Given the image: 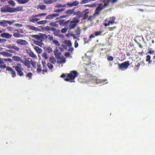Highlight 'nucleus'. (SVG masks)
Segmentation results:
<instances>
[{
    "instance_id": "864d4df0",
    "label": "nucleus",
    "mask_w": 155,
    "mask_h": 155,
    "mask_svg": "<svg viewBox=\"0 0 155 155\" xmlns=\"http://www.w3.org/2000/svg\"><path fill=\"white\" fill-rule=\"evenodd\" d=\"M2 26L5 27L7 26V21L3 20L2 21Z\"/></svg>"
},
{
    "instance_id": "2eb2a0df",
    "label": "nucleus",
    "mask_w": 155,
    "mask_h": 155,
    "mask_svg": "<svg viewBox=\"0 0 155 155\" xmlns=\"http://www.w3.org/2000/svg\"><path fill=\"white\" fill-rule=\"evenodd\" d=\"M59 15V14H52L51 15H48L46 16L45 18V19L50 20L53 19L54 18L58 16Z\"/></svg>"
},
{
    "instance_id": "5fc2aeb1",
    "label": "nucleus",
    "mask_w": 155,
    "mask_h": 155,
    "mask_svg": "<svg viewBox=\"0 0 155 155\" xmlns=\"http://www.w3.org/2000/svg\"><path fill=\"white\" fill-rule=\"evenodd\" d=\"M13 49H14L15 51H19L20 48L17 46L13 45Z\"/></svg>"
},
{
    "instance_id": "79ce46f5",
    "label": "nucleus",
    "mask_w": 155,
    "mask_h": 155,
    "mask_svg": "<svg viewBox=\"0 0 155 155\" xmlns=\"http://www.w3.org/2000/svg\"><path fill=\"white\" fill-rule=\"evenodd\" d=\"M52 42L53 43L56 45L57 46H60V43H59V41L57 40H54L52 41Z\"/></svg>"
},
{
    "instance_id": "f3484780",
    "label": "nucleus",
    "mask_w": 155,
    "mask_h": 155,
    "mask_svg": "<svg viewBox=\"0 0 155 155\" xmlns=\"http://www.w3.org/2000/svg\"><path fill=\"white\" fill-rule=\"evenodd\" d=\"M0 36L2 38L10 39L12 37V35L8 33H4L1 35Z\"/></svg>"
},
{
    "instance_id": "dca6fc26",
    "label": "nucleus",
    "mask_w": 155,
    "mask_h": 155,
    "mask_svg": "<svg viewBox=\"0 0 155 155\" xmlns=\"http://www.w3.org/2000/svg\"><path fill=\"white\" fill-rule=\"evenodd\" d=\"M16 43L21 45H26L28 44V42L25 40L19 39L17 40Z\"/></svg>"
},
{
    "instance_id": "338daca9",
    "label": "nucleus",
    "mask_w": 155,
    "mask_h": 155,
    "mask_svg": "<svg viewBox=\"0 0 155 155\" xmlns=\"http://www.w3.org/2000/svg\"><path fill=\"white\" fill-rule=\"evenodd\" d=\"M64 55L66 57H69L70 55V54L68 52H66L65 53Z\"/></svg>"
},
{
    "instance_id": "5701e85b",
    "label": "nucleus",
    "mask_w": 155,
    "mask_h": 155,
    "mask_svg": "<svg viewBox=\"0 0 155 155\" xmlns=\"http://www.w3.org/2000/svg\"><path fill=\"white\" fill-rule=\"evenodd\" d=\"M54 54L55 57L57 58H60V55L61 54V53L57 49H56L54 51Z\"/></svg>"
},
{
    "instance_id": "2f4dec72",
    "label": "nucleus",
    "mask_w": 155,
    "mask_h": 155,
    "mask_svg": "<svg viewBox=\"0 0 155 155\" xmlns=\"http://www.w3.org/2000/svg\"><path fill=\"white\" fill-rule=\"evenodd\" d=\"M14 60L16 61H20L21 62L22 59L21 58L19 57L18 56H14L13 57Z\"/></svg>"
},
{
    "instance_id": "37998d69",
    "label": "nucleus",
    "mask_w": 155,
    "mask_h": 155,
    "mask_svg": "<svg viewBox=\"0 0 155 155\" xmlns=\"http://www.w3.org/2000/svg\"><path fill=\"white\" fill-rule=\"evenodd\" d=\"M102 32V31H96L94 32V34L95 36H97L98 35H101Z\"/></svg>"
},
{
    "instance_id": "4be33fe9",
    "label": "nucleus",
    "mask_w": 155,
    "mask_h": 155,
    "mask_svg": "<svg viewBox=\"0 0 155 155\" xmlns=\"http://www.w3.org/2000/svg\"><path fill=\"white\" fill-rule=\"evenodd\" d=\"M89 11L88 9H86L84 11L82 12V17H84V18H86L88 17V14Z\"/></svg>"
},
{
    "instance_id": "ddd939ff",
    "label": "nucleus",
    "mask_w": 155,
    "mask_h": 155,
    "mask_svg": "<svg viewBox=\"0 0 155 155\" xmlns=\"http://www.w3.org/2000/svg\"><path fill=\"white\" fill-rule=\"evenodd\" d=\"M115 17L114 16L110 18V20L108 21L107 23H105L104 25L105 26H107L110 25V24H111L114 23V21L115 20Z\"/></svg>"
},
{
    "instance_id": "7c9ffc66",
    "label": "nucleus",
    "mask_w": 155,
    "mask_h": 155,
    "mask_svg": "<svg viewBox=\"0 0 155 155\" xmlns=\"http://www.w3.org/2000/svg\"><path fill=\"white\" fill-rule=\"evenodd\" d=\"M38 9H40L41 10H45L46 8V7L45 5H39L37 6Z\"/></svg>"
},
{
    "instance_id": "603ef678",
    "label": "nucleus",
    "mask_w": 155,
    "mask_h": 155,
    "mask_svg": "<svg viewBox=\"0 0 155 155\" xmlns=\"http://www.w3.org/2000/svg\"><path fill=\"white\" fill-rule=\"evenodd\" d=\"M48 39L50 41H53L54 40L53 35H48Z\"/></svg>"
},
{
    "instance_id": "69168bd1",
    "label": "nucleus",
    "mask_w": 155,
    "mask_h": 155,
    "mask_svg": "<svg viewBox=\"0 0 155 155\" xmlns=\"http://www.w3.org/2000/svg\"><path fill=\"white\" fill-rule=\"evenodd\" d=\"M6 41V40L5 39H1L0 38V43H5Z\"/></svg>"
},
{
    "instance_id": "f03ea898",
    "label": "nucleus",
    "mask_w": 155,
    "mask_h": 155,
    "mask_svg": "<svg viewBox=\"0 0 155 155\" xmlns=\"http://www.w3.org/2000/svg\"><path fill=\"white\" fill-rule=\"evenodd\" d=\"M80 21V20L78 17H74L72 20L70 21L69 20V22L68 24V27L69 28V30L74 29L77 24Z\"/></svg>"
},
{
    "instance_id": "f257e3e1",
    "label": "nucleus",
    "mask_w": 155,
    "mask_h": 155,
    "mask_svg": "<svg viewBox=\"0 0 155 155\" xmlns=\"http://www.w3.org/2000/svg\"><path fill=\"white\" fill-rule=\"evenodd\" d=\"M67 74V75L65 76L64 74H63L61 77L64 78L65 81L72 82L73 81V80L78 76V73L76 71L74 70Z\"/></svg>"
},
{
    "instance_id": "412c9836",
    "label": "nucleus",
    "mask_w": 155,
    "mask_h": 155,
    "mask_svg": "<svg viewBox=\"0 0 155 155\" xmlns=\"http://www.w3.org/2000/svg\"><path fill=\"white\" fill-rule=\"evenodd\" d=\"M81 28L79 27H78L75 31V34H74V35H75V36H77L78 37H80L81 33Z\"/></svg>"
},
{
    "instance_id": "9d476101",
    "label": "nucleus",
    "mask_w": 155,
    "mask_h": 155,
    "mask_svg": "<svg viewBox=\"0 0 155 155\" xmlns=\"http://www.w3.org/2000/svg\"><path fill=\"white\" fill-rule=\"evenodd\" d=\"M45 29L47 30H50L53 32V34L55 35H58L60 31L58 29H57L48 26L45 27Z\"/></svg>"
},
{
    "instance_id": "6e6552de",
    "label": "nucleus",
    "mask_w": 155,
    "mask_h": 155,
    "mask_svg": "<svg viewBox=\"0 0 155 155\" xmlns=\"http://www.w3.org/2000/svg\"><path fill=\"white\" fill-rule=\"evenodd\" d=\"M1 12L2 13H6L7 12L12 13V8L8 6H4L1 8Z\"/></svg>"
},
{
    "instance_id": "f704fd0d",
    "label": "nucleus",
    "mask_w": 155,
    "mask_h": 155,
    "mask_svg": "<svg viewBox=\"0 0 155 155\" xmlns=\"http://www.w3.org/2000/svg\"><path fill=\"white\" fill-rule=\"evenodd\" d=\"M68 29H69V28L68 27V26H65L64 28L61 29V32L62 33H65Z\"/></svg>"
},
{
    "instance_id": "c9c22d12",
    "label": "nucleus",
    "mask_w": 155,
    "mask_h": 155,
    "mask_svg": "<svg viewBox=\"0 0 155 155\" xmlns=\"http://www.w3.org/2000/svg\"><path fill=\"white\" fill-rule=\"evenodd\" d=\"M68 35H69V36L72 37L73 39H77L78 41L80 40V39L78 38L79 37H78L77 36H75V35H74V34L69 33Z\"/></svg>"
},
{
    "instance_id": "473e14b6",
    "label": "nucleus",
    "mask_w": 155,
    "mask_h": 155,
    "mask_svg": "<svg viewBox=\"0 0 155 155\" xmlns=\"http://www.w3.org/2000/svg\"><path fill=\"white\" fill-rule=\"evenodd\" d=\"M49 25L55 28H58V25L56 24V22H51L49 24Z\"/></svg>"
},
{
    "instance_id": "f8f14e48",
    "label": "nucleus",
    "mask_w": 155,
    "mask_h": 155,
    "mask_svg": "<svg viewBox=\"0 0 155 155\" xmlns=\"http://www.w3.org/2000/svg\"><path fill=\"white\" fill-rule=\"evenodd\" d=\"M59 25L61 26H66L69 22V20L65 21L64 19H60L58 21Z\"/></svg>"
},
{
    "instance_id": "4d7b16f0",
    "label": "nucleus",
    "mask_w": 155,
    "mask_h": 155,
    "mask_svg": "<svg viewBox=\"0 0 155 155\" xmlns=\"http://www.w3.org/2000/svg\"><path fill=\"white\" fill-rule=\"evenodd\" d=\"M140 63H138L137 64L135 65V69H136V70H138L139 69V67L140 66Z\"/></svg>"
},
{
    "instance_id": "4468645a",
    "label": "nucleus",
    "mask_w": 155,
    "mask_h": 155,
    "mask_svg": "<svg viewBox=\"0 0 155 155\" xmlns=\"http://www.w3.org/2000/svg\"><path fill=\"white\" fill-rule=\"evenodd\" d=\"M21 62L23 64L28 68H31L30 61L29 60L26 59L25 60H23L22 59Z\"/></svg>"
},
{
    "instance_id": "774afa93",
    "label": "nucleus",
    "mask_w": 155,
    "mask_h": 155,
    "mask_svg": "<svg viewBox=\"0 0 155 155\" xmlns=\"http://www.w3.org/2000/svg\"><path fill=\"white\" fill-rule=\"evenodd\" d=\"M78 46V43L77 41H75L74 42V47L75 48H77Z\"/></svg>"
},
{
    "instance_id": "cd10ccee",
    "label": "nucleus",
    "mask_w": 155,
    "mask_h": 155,
    "mask_svg": "<svg viewBox=\"0 0 155 155\" xmlns=\"http://www.w3.org/2000/svg\"><path fill=\"white\" fill-rule=\"evenodd\" d=\"M44 50L45 51L49 53H51L53 51L52 48L49 47H45L44 48Z\"/></svg>"
},
{
    "instance_id": "e433bc0d",
    "label": "nucleus",
    "mask_w": 155,
    "mask_h": 155,
    "mask_svg": "<svg viewBox=\"0 0 155 155\" xmlns=\"http://www.w3.org/2000/svg\"><path fill=\"white\" fill-rule=\"evenodd\" d=\"M150 58L151 57L149 55H147V56L146 61L148 62V64H150L151 62V61L150 60Z\"/></svg>"
},
{
    "instance_id": "0eeeda50",
    "label": "nucleus",
    "mask_w": 155,
    "mask_h": 155,
    "mask_svg": "<svg viewBox=\"0 0 155 155\" xmlns=\"http://www.w3.org/2000/svg\"><path fill=\"white\" fill-rule=\"evenodd\" d=\"M104 3V7L106 8L109 6L110 3L113 4L116 2L118 0H101Z\"/></svg>"
},
{
    "instance_id": "20e7f679",
    "label": "nucleus",
    "mask_w": 155,
    "mask_h": 155,
    "mask_svg": "<svg viewBox=\"0 0 155 155\" xmlns=\"http://www.w3.org/2000/svg\"><path fill=\"white\" fill-rule=\"evenodd\" d=\"M21 67V65L20 64H17L16 65L13 66L17 72V74L21 77L24 76V73L22 71L23 69Z\"/></svg>"
},
{
    "instance_id": "a18cd8bd",
    "label": "nucleus",
    "mask_w": 155,
    "mask_h": 155,
    "mask_svg": "<svg viewBox=\"0 0 155 155\" xmlns=\"http://www.w3.org/2000/svg\"><path fill=\"white\" fill-rule=\"evenodd\" d=\"M79 2L77 1H75L72 2V6H77L79 5Z\"/></svg>"
},
{
    "instance_id": "72a5a7b5",
    "label": "nucleus",
    "mask_w": 155,
    "mask_h": 155,
    "mask_svg": "<svg viewBox=\"0 0 155 155\" xmlns=\"http://www.w3.org/2000/svg\"><path fill=\"white\" fill-rule=\"evenodd\" d=\"M49 61L53 64H54L56 62V60L54 57H51L49 58Z\"/></svg>"
},
{
    "instance_id": "a211bd4d",
    "label": "nucleus",
    "mask_w": 155,
    "mask_h": 155,
    "mask_svg": "<svg viewBox=\"0 0 155 155\" xmlns=\"http://www.w3.org/2000/svg\"><path fill=\"white\" fill-rule=\"evenodd\" d=\"M27 52L29 55L30 57L32 58H37V56L34 53V52L31 50H28L27 51Z\"/></svg>"
},
{
    "instance_id": "6ab92c4d",
    "label": "nucleus",
    "mask_w": 155,
    "mask_h": 155,
    "mask_svg": "<svg viewBox=\"0 0 155 155\" xmlns=\"http://www.w3.org/2000/svg\"><path fill=\"white\" fill-rule=\"evenodd\" d=\"M74 10L75 8H74V13L73 15H76L78 17H78L79 18V19L80 20V18L82 17V16H83L82 15V12H81L80 11L75 12Z\"/></svg>"
},
{
    "instance_id": "6e6d98bb",
    "label": "nucleus",
    "mask_w": 155,
    "mask_h": 155,
    "mask_svg": "<svg viewBox=\"0 0 155 155\" xmlns=\"http://www.w3.org/2000/svg\"><path fill=\"white\" fill-rule=\"evenodd\" d=\"M13 36L14 37H16V38L19 37H20V34L18 33H14L13 34Z\"/></svg>"
},
{
    "instance_id": "bb28decb",
    "label": "nucleus",
    "mask_w": 155,
    "mask_h": 155,
    "mask_svg": "<svg viewBox=\"0 0 155 155\" xmlns=\"http://www.w3.org/2000/svg\"><path fill=\"white\" fill-rule=\"evenodd\" d=\"M20 4H24L28 2L29 0H15Z\"/></svg>"
},
{
    "instance_id": "393cba45",
    "label": "nucleus",
    "mask_w": 155,
    "mask_h": 155,
    "mask_svg": "<svg viewBox=\"0 0 155 155\" xmlns=\"http://www.w3.org/2000/svg\"><path fill=\"white\" fill-rule=\"evenodd\" d=\"M58 0H44L43 2L46 4H50L56 2Z\"/></svg>"
},
{
    "instance_id": "a878e982",
    "label": "nucleus",
    "mask_w": 155,
    "mask_h": 155,
    "mask_svg": "<svg viewBox=\"0 0 155 155\" xmlns=\"http://www.w3.org/2000/svg\"><path fill=\"white\" fill-rule=\"evenodd\" d=\"M33 37L36 39L40 41H42L43 37L41 36L38 35H33Z\"/></svg>"
},
{
    "instance_id": "0e129e2a",
    "label": "nucleus",
    "mask_w": 155,
    "mask_h": 155,
    "mask_svg": "<svg viewBox=\"0 0 155 155\" xmlns=\"http://www.w3.org/2000/svg\"><path fill=\"white\" fill-rule=\"evenodd\" d=\"M6 51H8L10 53H15L16 52L15 51L12 50H11V49L7 50Z\"/></svg>"
},
{
    "instance_id": "de8ad7c7",
    "label": "nucleus",
    "mask_w": 155,
    "mask_h": 155,
    "mask_svg": "<svg viewBox=\"0 0 155 155\" xmlns=\"http://www.w3.org/2000/svg\"><path fill=\"white\" fill-rule=\"evenodd\" d=\"M29 28L30 29L34 30V31H37L38 30V28L35 27L34 26H30Z\"/></svg>"
},
{
    "instance_id": "423d86ee",
    "label": "nucleus",
    "mask_w": 155,
    "mask_h": 155,
    "mask_svg": "<svg viewBox=\"0 0 155 155\" xmlns=\"http://www.w3.org/2000/svg\"><path fill=\"white\" fill-rule=\"evenodd\" d=\"M74 13V8L71 9L67 10L64 12V15L60 16V18H69L71 15H73Z\"/></svg>"
},
{
    "instance_id": "c756f323",
    "label": "nucleus",
    "mask_w": 155,
    "mask_h": 155,
    "mask_svg": "<svg viewBox=\"0 0 155 155\" xmlns=\"http://www.w3.org/2000/svg\"><path fill=\"white\" fill-rule=\"evenodd\" d=\"M33 75L32 73L29 72L28 73L26 74V78H28V80H30L32 79V77Z\"/></svg>"
},
{
    "instance_id": "49530a36",
    "label": "nucleus",
    "mask_w": 155,
    "mask_h": 155,
    "mask_svg": "<svg viewBox=\"0 0 155 155\" xmlns=\"http://www.w3.org/2000/svg\"><path fill=\"white\" fill-rule=\"evenodd\" d=\"M145 38L147 41H149L151 40V37L150 34H147Z\"/></svg>"
},
{
    "instance_id": "e2e57ef3",
    "label": "nucleus",
    "mask_w": 155,
    "mask_h": 155,
    "mask_svg": "<svg viewBox=\"0 0 155 155\" xmlns=\"http://www.w3.org/2000/svg\"><path fill=\"white\" fill-rule=\"evenodd\" d=\"M9 3L13 6H15V2L11 0L9 2Z\"/></svg>"
},
{
    "instance_id": "39448f33",
    "label": "nucleus",
    "mask_w": 155,
    "mask_h": 155,
    "mask_svg": "<svg viewBox=\"0 0 155 155\" xmlns=\"http://www.w3.org/2000/svg\"><path fill=\"white\" fill-rule=\"evenodd\" d=\"M118 68L121 70L127 69L130 64L129 61H127L123 62L121 64H118Z\"/></svg>"
},
{
    "instance_id": "4c0bfd02",
    "label": "nucleus",
    "mask_w": 155,
    "mask_h": 155,
    "mask_svg": "<svg viewBox=\"0 0 155 155\" xmlns=\"http://www.w3.org/2000/svg\"><path fill=\"white\" fill-rule=\"evenodd\" d=\"M47 23V21L46 20H42L38 21L37 24L38 25H43Z\"/></svg>"
},
{
    "instance_id": "09e8293b",
    "label": "nucleus",
    "mask_w": 155,
    "mask_h": 155,
    "mask_svg": "<svg viewBox=\"0 0 155 155\" xmlns=\"http://www.w3.org/2000/svg\"><path fill=\"white\" fill-rule=\"evenodd\" d=\"M41 62L43 68L45 69L47 68V64L45 61H42Z\"/></svg>"
},
{
    "instance_id": "58836bf2",
    "label": "nucleus",
    "mask_w": 155,
    "mask_h": 155,
    "mask_svg": "<svg viewBox=\"0 0 155 155\" xmlns=\"http://www.w3.org/2000/svg\"><path fill=\"white\" fill-rule=\"evenodd\" d=\"M31 64L33 67L35 68H36V62L32 60H31L30 61V64Z\"/></svg>"
},
{
    "instance_id": "aec40b11",
    "label": "nucleus",
    "mask_w": 155,
    "mask_h": 155,
    "mask_svg": "<svg viewBox=\"0 0 155 155\" xmlns=\"http://www.w3.org/2000/svg\"><path fill=\"white\" fill-rule=\"evenodd\" d=\"M23 8L22 6H18L15 8H12V13L17 12L23 11Z\"/></svg>"
},
{
    "instance_id": "ea45409f",
    "label": "nucleus",
    "mask_w": 155,
    "mask_h": 155,
    "mask_svg": "<svg viewBox=\"0 0 155 155\" xmlns=\"http://www.w3.org/2000/svg\"><path fill=\"white\" fill-rule=\"evenodd\" d=\"M42 57L45 60H47L48 58L47 54L46 52H44L42 54Z\"/></svg>"
},
{
    "instance_id": "13d9d810",
    "label": "nucleus",
    "mask_w": 155,
    "mask_h": 155,
    "mask_svg": "<svg viewBox=\"0 0 155 155\" xmlns=\"http://www.w3.org/2000/svg\"><path fill=\"white\" fill-rule=\"evenodd\" d=\"M67 45L69 47H70L71 46L72 43L71 41H68L67 43Z\"/></svg>"
},
{
    "instance_id": "1a4fd4ad",
    "label": "nucleus",
    "mask_w": 155,
    "mask_h": 155,
    "mask_svg": "<svg viewBox=\"0 0 155 155\" xmlns=\"http://www.w3.org/2000/svg\"><path fill=\"white\" fill-rule=\"evenodd\" d=\"M105 8V7H104V5H103L101 4H99L98 7L96 8L95 13L94 14V16H97L98 15L99 12L102 9Z\"/></svg>"
},
{
    "instance_id": "a19ab883",
    "label": "nucleus",
    "mask_w": 155,
    "mask_h": 155,
    "mask_svg": "<svg viewBox=\"0 0 155 155\" xmlns=\"http://www.w3.org/2000/svg\"><path fill=\"white\" fill-rule=\"evenodd\" d=\"M65 10V8H58L54 10V12H63Z\"/></svg>"
},
{
    "instance_id": "9b49d317",
    "label": "nucleus",
    "mask_w": 155,
    "mask_h": 155,
    "mask_svg": "<svg viewBox=\"0 0 155 155\" xmlns=\"http://www.w3.org/2000/svg\"><path fill=\"white\" fill-rule=\"evenodd\" d=\"M6 71H8L9 73L11 74L13 78H15L16 76L15 71L11 67H6Z\"/></svg>"
},
{
    "instance_id": "c85d7f7f",
    "label": "nucleus",
    "mask_w": 155,
    "mask_h": 155,
    "mask_svg": "<svg viewBox=\"0 0 155 155\" xmlns=\"http://www.w3.org/2000/svg\"><path fill=\"white\" fill-rule=\"evenodd\" d=\"M34 48L36 51V52L40 54L41 53L42 51V50L41 49L39 48L38 47L35 46L34 47Z\"/></svg>"
},
{
    "instance_id": "b1692460",
    "label": "nucleus",
    "mask_w": 155,
    "mask_h": 155,
    "mask_svg": "<svg viewBox=\"0 0 155 155\" xmlns=\"http://www.w3.org/2000/svg\"><path fill=\"white\" fill-rule=\"evenodd\" d=\"M60 60L57 61V63L59 64L64 63L66 62L65 58L63 56L60 57V58H58Z\"/></svg>"
},
{
    "instance_id": "3c124183",
    "label": "nucleus",
    "mask_w": 155,
    "mask_h": 155,
    "mask_svg": "<svg viewBox=\"0 0 155 155\" xmlns=\"http://www.w3.org/2000/svg\"><path fill=\"white\" fill-rule=\"evenodd\" d=\"M3 53V55L5 56H6L12 57V54L8 52H4Z\"/></svg>"
},
{
    "instance_id": "8fccbe9b",
    "label": "nucleus",
    "mask_w": 155,
    "mask_h": 155,
    "mask_svg": "<svg viewBox=\"0 0 155 155\" xmlns=\"http://www.w3.org/2000/svg\"><path fill=\"white\" fill-rule=\"evenodd\" d=\"M35 43L36 45H38L41 47H42V46L44 45L42 43L39 42L38 41H35Z\"/></svg>"
},
{
    "instance_id": "bf43d9fd",
    "label": "nucleus",
    "mask_w": 155,
    "mask_h": 155,
    "mask_svg": "<svg viewBox=\"0 0 155 155\" xmlns=\"http://www.w3.org/2000/svg\"><path fill=\"white\" fill-rule=\"evenodd\" d=\"M107 59L108 61H112L114 60V58L112 56H109L107 58Z\"/></svg>"
},
{
    "instance_id": "c03bdc74",
    "label": "nucleus",
    "mask_w": 155,
    "mask_h": 155,
    "mask_svg": "<svg viewBox=\"0 0 155 155\" xmlns=\"http://www.w3.org/2000/svg\"><path fill=\"white\" fill-rule=\"evenodd\" d=\"M47 65L48 67V68L50 69V70L52 71V69H53L54 68L53 65L51 63H48Z\"/></svg>"
},
{
    "instance_id": "680f3d73",
    "label": "nucleus",
    "mask_w": 155,
    "mask_h": 155,
    "mask_svg": "<svg viewBox=\"0 0 155 155\" xmlns=\"http://www.w3.org/2000/svg\"><path fill=\"white\" fill-rule=\"evenodd\" d=\"M36 71L38 73H41L42 71L41 68H37Z\"/></svg>"
},
{
    "instance_id": "052dcab7",
    "label": "nucleus",
    "mask_w": 155,
    "mask_h": 155,
    "mask_svg": "<svg viewBox=\"0 0 155 155\" xmlns=\"http://www.w3.org/2000/svg\"><path fill=\"white\" fill-rule=\"evenodd\" d=\"M13 45H9L5 46V47H6L8 48L11 49H13Z\"/></svg>"
},
{
    "instance_id": "7ed1b4c3",
    "label": "nucleus",
    "mask_w": 155,
    "mask_h": 155,
    "mask_svg": "<svg viewBox=\"0 0 155 155\" xmlns=\"http://www.w3.org/2000/svg\"><path fill=\"white\" fill-rule=\"evenodd\" d=\"M47 15V13H42L38 14L37 15H33L29 18V21L32 22H36L40 20V19L36 17L45 16Z\"/></svg>"
}]
</instances>
